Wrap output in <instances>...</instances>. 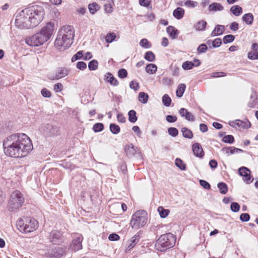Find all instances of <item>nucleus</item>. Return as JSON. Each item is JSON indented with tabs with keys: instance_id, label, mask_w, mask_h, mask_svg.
I'll use <instances>...</instances> for the list:
<instances>
[{
	"instance_id": "obj_53",
	"label": "nucleus",
	"mask_w": 258,
	"mask_h": 258,
	"mask_svg": "<svg viewBox=\"0 0 258 258\" xmlns=\"http://www.w3.org/2000/svg\"><path fill=\"white\" fill-rule=\"evenodd\" d=\"M140 45L142 47L146 48H150L151 47V43L146 38H143L140 41Z\"/></svg>"
},
{
	"instance_id": "obj_19",
	"label": "nucleus",
	"mask_w": 258,
	"mask_h": 258,
	"mask_svg": "<svg viewBox=\"0 0 258 258\" xmlns=\"http://www.w3.org/2000/svg\"><path fill=\"white\" fill-rule=\"evenodd\" d=\"M104 80L106 82L109 83L111 85L113 86H117L119 84L118 81L110 72L107 73L104 75Z\"/></svg>"
},
{
	"instance_id": "obj_49",
	"label": "nucleus",
	"mask_w": 258,
	"mask_h": 258,
	"mask_svg": "<svg viewBox=\"0 0 258 258\" xmlns=\"http://www.w3.org/2000/svg\"><path fill=\"white\" fill-rule=\"evenodd\" d=\"M198 4L197 2L191 1V0H187L184 2V5L189 8H194L198 6Z\"/></svg>"
},
{
	"instance_id": "obj_41",
	"label": "nucleus",
	"mask_w": 258,
	"mask_h": 258,
	"mask_svg": "<svg viewBox=\"0 0 258 258\" xmlns=\"http://www.w3.org/2000/svg\"><path fill=\"white\" fill-rule=\"evenodd\" d=\"M175 165L181 170L186 169V165L183 163V161L180 158H176L175 161Z\"/></svg>"
},
{
	"instance_id": "obj_24",
	"label": "nucleus",
	"mask_w": 258,
	"mask_h": 258,
	"mask_svg": "<svg viewBox=\"0 0 258 258\" xmlns=\"http://www.w3.org/2000/svg\"><path fill=\"white\" fill-rule=\"evenodd\" d=\"M184 14V10L181 8L178 7L175 9L173 12V16L177 19H182Z\"/></svg>"
},
{
	"instance_id": "obj_50",
	"label": "nucleus",
	"mask_w": 258,
	"mask_h": 258,
	"mask_svg": "<svg viewBox=\"0 0 258 258\" xmlns=\"http://www.w3.org/2000/svg\"><path fill=\"white\" fill-rule=\"evenodd\" d=\"M222 141L225 143L232 144L234 142V138L232 135H226L222 139Z\"/></svg>"
},
{
	"instance_id": "obj_63",
	"label": "nucleus",
	"mask_w": 258,
	"mask_h": 258,
	"mask_svg": "<svg viewBox=\"0 0 258 258\" xmlns=\"http://www.w3.org/2000/svg\"><path fill=\"white\" fill-rule=\"evenodd\" d=\"M119 236L116 233H111L108 236V239L110 241H116L119 239Z\"/></svg>"
},
{
	"instance_id": "obj_23",
	"label": "nucleus",
	"mask_w": 258,
	"mask_h": 258,
	"mask_svg": "<svg viewBox=\"0 0 258 258\" xmlns=\"http://www.w3.org/2000/svg\"><path fill=\"white\" fill-rule=\"evenodd\" d=\"M166 31L170 37L173 39H176L179 33L178 30L172 26L167 27Z\"/></svg>"
},
{
	"instance_id": "obj_5",
	"label": "nucleus",
	"mask_w": 258,
	"mask_h": 258,
	"mask_svg": "<svg viewBox=\"0 0 258 258\" xmlns=\"http://www.w3.org/2000/svg\"><path fill=\"white\" fill-rule=\"evenodd\" d=\"M38 222L34 218L30 217H23L16 222L18 229L25 233L31 232L38 227Z\"/></svg>"
},
{
	"instance_id": "obj_42",
	"label": "nucleus",
	"mask_w": 258,
	"mask_h": 258,
	"mask_svg": "<svg viewBox=\"0 0 258 258\" xmlns=\"http://www.w3.org/2000/svg\"><path fill=\"white\" fill-rule=\"evenodd\" d=\"M98 62L95 59L91 60L88 63V69L90 71H94L97 69Z\"/></svg>"
},
{
	"instance_id": "obj_1",
	"label": "nucleus",
	"mask_w": 258,
	"mask_h": 258,
	"mask_svg": "<svg viewBox=\"0 0 258 258\" xmlns=\"http://www.w3.org/2000/svg\"><path fill=\"white\" fill-rule=\"evenodd\" d=\"M5 154L11 157L26 156L33 149L30 138L25 134L16 133L7 137L3 142Z\"/></svg>"
},
{
	"instance_id": "obj_29",
	"label": "nucleus",
	"mask_w": 258,
	"mask_h": 258,
	"mask_svg": "<svg viewBox=\"0 0 258 258\" xmlns=\"http://www.w3.org/2000/svg\"><path fill=\"white\" fill-rule=\"evenodd\" d=\"M157 70V67L153 63H149L146 66V71L150 74H155Z\"/></svg>"
},
{
	"instance_id": "obj_61",
	"label": "nucleus",
	"mask_w": 258,
	"mask_h": 258,
	"mask_svg": "<svg viewBox=\"0 0 258 258\" xmlns=\"http://www.w3.org/2000/svg\"><path fill=\"white\" fill-rule=\"evenodd\" d=\"M167 121L170 123H173L177 121V118L175 115H168L166 116Z\"/></svg>"
},
{
	"instance_id": "obj_28",
	"label": "nucleus",
	"mask_w": 258,
	"mask_h": 258,
	"mask_svg": "<svg viewBox=\"0 0 258 258\" xmlns=\"http://www.w3.org/2000/svg\"><path fill=\"white\" fill-rule=\"evenodd\" d=\"M185 88L186 86L184 84H180L178 85L176 91V94L177 97L179 98L181 97L183 95Z\"/></svg>"
},
{
	"instance_id": "obj_44",
	"label": "nucleus",
	"mask_w": 258,
	"mask_h": 258,
	"mask_svg": "<svg viewBox=\"0 0 258 258\" xmlns=\"http://www.w3.org/2000/svg\"><path fill=\"white\" fill-rule=\"evenodd\" d=\"M162 102L164 106L169 107L171 103V99L167 94H165L162 97Z\"/></svg>"
},
{
	"instance_id": "obj_20",
	"label": "nucleus",
	"mask_w": 258,
	"mask_h": 258,
	"mask_svg": "<svg viewBox=\"0 0 258 258\" xmlns=\"http://www.w3.org/2000/svg\"><path fill=\"white\" fill-rule=\"evenodd\" d=\"M234 124V125L230 124L232 127H235V125L237 126L241 127L242 128H248L250 127L251 123L250 122L246 119L245 121H242L240 119H236L234 122H232Z\"/></svg>"
},
{
	"instance_id": "obj_7",
	"label": "nucleus",
	"mask_w": 258,
	"mask_h": 258,
	"mask_svg": "<svg viewBox=\"0 0 258 258\" xmlns=\"http://www.w3.org/2000/svg\"><path fill=\"white\" fill-rule=\"evenodd\" d=\"M25 199L23 194L18 190L14 191L11 195L8 202V210L13 212L20 208L24 203Z\"/></svg>"
},
{
	"instance_id": "obj_12",
	"label": "nucleus",
	"mask_w": 258,
	"mask_h": 258,
	"mask_svg": "<svg viewBox=\"0 0 258 258\" xmlns=\"http://www.w3.org/2000/svg\"><path fill=\"white\" fill-rule=\"evenodd\" d=\"M82 235L77 233L73 237L72 244L70 245L71 248L74 251H78L82 248V242L83 240Z\"/></svg>"
},
{
	"instance_id": "obj_59",
	"label": "nucleus",
	"mask_w": 258,
	"mask_h": 258,
	"mask_svg": "<svg viewBox=\"0 0 258 258\" xmlns=\"http://www.w3.org/2000/svg\"><path fill=\"white\" fill-rule=\"evenodd\" d=\"M200 184L205 189H209L211 188V185L209 183L205 180L201 179L200 180Z\"/></svg>"
},
{
	"instance_id": "obj_17",
	"label": "nucleus",
	"mask_w": 258,
	"mask_h": 258,
	"mask_svg": "<svg viewBox=\"0 0 258 258\" xmlns=\"http://www.w3.org/2000/svg\"><path fill=\"white\" fill-rule=\"evenodd\" d=\"M192 150L194 155L199 158H202L204 155V152L201 144L199 143L192 145Z\"/></svg>"
},
{
	"instance_id": "obj_64",
	"label": "nucleus",
	"mask_w": 258,
	"mask_h": 258,
	"mask_svg": "<svg viewBox=\"0 0 258 258\" xmlns=\"http://www.w3.org/2000/svg\"><path fill=\"white\" fill-rule=\"evenodd\" d=\"M162 82L163 85L169 86L171 84L172 80L168 77H164L162 79Z\"/></svg>"
},
{
	"instance_id": "obj_30",
	"label": "nucleus",
	"mask_w": 258,
	"mask_h": 258,
	"mask_svg": "<svg viewBox=\"0 0 258 258\" xmlns=\"http://www.w3.org/2000/svg\"><path fill=\"white\" fill-rule=\"evenodd\" d=\"M100 8L96 3H92L88 5V10L91 14H94Z\"/></svg>"
},
{
	"instance_id": "obj_22",
	"label": "nucleus",
	"mask_w": 258,
	"mask_h": 258,
	"mask_svg": "<svg viewBox=\"0 0 258 258\" xmlns=\"http://www.w3.org/2000/svg\"><path fill=\"white\" fill-rule=\"evenodd\" d=\"M225 30L224 25H217L212 31L211 36L212 37L220 36L222 35Z\"/></svg>"
},
{
	"instance_id": "obj_57",
	"label": "nucleus",
	"mask_w": 258,
	"mask_h": 258,
	"mask_svg": "<svg viewBox=\"0 0 258 258\" xmlns=\"http://www.w3.org/2000/svg\"><path fill=\"white\" fill-rule=\"evenodd\" d=\"M239 219L242 222H247L250 219V215L248 213H242L240 215Z\"/></svg>"
},
{
	"instance_id": "obj_33",
	"label": "nucleus",
	"mask_w": 258,
	"mask_h": 258,
	"mask_svg": "<svg viewBox=\"0 0 258 258\" xmlns=\"http://www.w3.org/2000/svg\"><path fill=\"white\" fill-rule=\"evenodd\" d=\"M183 136L187 139H191L193 138V133L191 130L187 127H182L181 129Z\"/></svg>"
},
{
	"instance_id": "obj_8",
	"label": "nucleus",
	"mask_w": 258,
	"mask_h": 258,
	"mask_svg": "<svg viewBox=\"0 0 258 258\" xmlns=\"http://www.w3.org/2000/svg\"><path fill=\"white\" fill-rule=\"evenodd\" d=\"M74 38H70L67 35L58 33L54 45L60 51L69 48L73 43Z\"/></svg>"
},
{
	"instance_id": "obj_55",
	"label": "nucleus",
	"mask_w": 258,
	"mask_h": 258,
	"mask_svg": "<svg viewBox=\"0 0 258 258\" xmlns=\"http://www.w3.org/2000/svg\"><path fill=\"white\" fill-rule=\"evenodd\" d=\"M118 77L120 79H124L127 76V72L124 69H120L117 73Z\"/></svg>"
},
{
	"instance_id": "obj_54",
	"label": "nucleus",
	"mask_w": 258,
	"mask_h": 258,
	"mask_svg": "<svg viewBox=\"0 0 258 258\" xmlns=\"http://www.w3.org/2000/svg\"><path fill=\"white\" fill-rule=\"evenodd\" d=\"M240 205L236 202H232L230 205L231 210L234 213L238 212L240 210Z\"/></svg>"
},
{
	"instance_id": "obj_4",
	"label": "nucleus",
	"mask_w": 258,
	"mask_h": 258,
	"mask_svg": "<svg viewBox=\"0 0 258 258\" xmlns=\"http://www.w3.org/2000/svg\"><path fill=\"white\" fill-rule=\"evenodd\" d=\"M176 237L171 233L161 235L157 240L155 247L157 250L164 252L172 247L175 243Z\"/></svg>"
},
{
	"instance_id": "obj_40",
	"label": "nucleus",
	"mask_w": 258,
	"mask_h": 258,
	"mask_svg": "<svg viewBox=\"0 0 258 258\" xmlns=\"http://www.w3.org/2000/svg\"><path fill=\"white\" fill-rule=\"evenodd\" d=\"M194 67L193 62L188 60L184 61L182 64V68L184 70H191Z\"/></svg>"
},
{
	"instance_id": "obj_48",
	"label": "nucleus",
	"mask_w": 258,
	"mask_h": 258,
	"mask_svg": "<svg viewBox=\"0 0 258 258\" xmlns=\"http://www.w3.org/2000/svg\"><path fill=\"white\" fill-rule=\"evenodd\" d=\"M235 39V36L232 34L225 35L223 39L224 44H227L233 42Z\"/></svg>"
},
{
	"instance_id": "obj_56",
	"label": "nucleus",
	"mask_w": 258,
	"mask_h": 258,
	"mask_svg": "<svg viewBox=\"0 0 258 258\" xmlns=\"http://www.w3.org/2000/svg\"><path fill=\"white\" fill-rule=\"evenodd\" d=\"M41 94L45 98H50L51 96V93L46 88H43L41 91Z\"/></svg>"
},
{
	"instance_id": "obj_14",
	"label": "nucleus",
	"mask_w": 258,
	"mask_h": 258,
	"mask_svg": "<svg viewBox=\"0 0 258 258\" xmlns=\"http://www.w3.org/2000/svg\"><path fill=\"white\" fill-rule=\"evenodd\" d=\"M66 252L64 248L58 247L52 249L47 252V256L50 258H60Z\"/></svg>"
},
{
	"instance_id": "obj_16",
	"label": "nucleus",
	"mask_w": 258,
	"mask_h": 258,
	"mask_svg": "<svg viewBox=\"0 0 258 258\" xmlns=\"http://www.w3.org/2000/svg\"><path fill=\"white\" fill-rule=\"evenodd\" d=\"M58 33L65 34L70 38H74L75 36V31L73 26L66 25L63 26L59 31Z\"/></svg>"
},
{
	"instance_id": "obj_11",
	"label": "nucleus",
	"mask_w": 258,
	"mask_h": 258,
	"mask_svg": "<svg viewBox=\"0 0 258 258\" xmlns=\"http://www.w3.org/2000/svg\"><path fill=\"white\" fill-rule=\"evenodd\" d=\"M238 174L240 176L243 177V180L246 184H249L253 180L251 176L250 170L246 167L242 166L238 169Z\"/></svg>"
},
{
	"instance_id": "obj_15",
	"label": "nucleus",
	"mask_w": 258,
	"mask_h": 258,
	"mask_svg": "<svg viewBox=\"0 0 258 258\" xmlns=\"http://www.w3.org/2000/svg\"><path fill=\"white\" fill-rule=\"evenodd\" d=\"M69 70L65 68H59L57 69L54 76H51L50 79L52 80H59L68 75Z\"/></svg>"
},
{
	"instance_id": "obj_13",
	"label": "nucleus",
	"mask_w": 258,
	"mask_h": 258,
	"mask_svg": "<svg viewBox=\"0 0 258 258\" xmlns=\"http://www.w3.org/2000/svg\"><path fill=\"white\" fill-rule=\"evenodd\" d=\"M124 152L126 155L130 158L133 157L136 154L140 153L139 149L132 144L125 146Z\"/></svg>"
},
{
	"instance_id": "obj_39",
	"label": "nucleus",
	"mask_w": 258,
	"mask_h": 258,
	"mask_svg": "<svg viewBox=\"0 0 258 258\" xmlns=\"http://www.w3.org/2000/svg\"><path fill=\"white\" fill-rule=\"evenodd\" d=\"M116 37V36L114 33H108L105 36V41L108 43H112L115 40Z\"/></svg>"
},
{
	"instance_id": "obj_37",
	"label": "nucleus",
	"mask_w": 258,
	"mask_h": 258,
	"mask_svg": "<svg viewBox=\"0 0 258 258\" xmlns=\"http://www.w3.org/2000/svg\"><path fill=\"white\" fill-rule=\"evenodd\" d=\"M144 58L149 61H154L155 60V55L151 51H148L146 52Z\"/></svg>"
},
{
	"instance_id": "obj_43",
	"label": "nucleus",
	"mask_w": 258,
	"mask_h": 258,
	"mask_svg": "<svg viewBox=\"0 0 258 258\" xmlns=\"http://www.w3.org/2000/svg\"><path fill=\"white\" fill-rule=\"evenodd\" d=\"M139 3L140 6L152 9L151 0H139Z\"/></svg>"
},
{
	"instance_id": "obj_34",
	"label": "nucleus",
	"mask_w": 258,
	"mask_h": 258,
	"mask_svg": "<svg viewBox=\"0 0 258 258\" xmlns=\"http://www.w3.org/2000/svg\"><path fill=\"white\" fill-rule=\"evenodd\" d=\"M128 120L132 123H135L137 121L138 117L137 113L134 110H131L128 112Z\"/></svg>"
},
{
	"instance_id": "obj_58",
	"label": "nucleus",
	"mask_w": 258,
	"mask_h": 258,
	"mask_svg": "<svg viewBox=\"0 0 258 258\" xmlns=\"http://www.w3.org/2000/svg\"><path fill=\"white\" fill-rule=\"evenodd\" d=\"M76 67L77 69L83 71L86 69L87 64L84 61H78L77 63Z\"/></svg>"
},
{
	"instance_id": "obj_27",
	"label": "nucleus",
	"mask_w": 258,
	"mask_h": 258,
	"mask_svg": "<svg viewBox=\"0 0 258 258\" xmlns=\"http://www.w3.org/2000/svg\"><path fill=\"white\" fill-rule=\"evenodd\" d=\"M230 11L235 16H239L242 13V9L239 6L235 5L232 6Z\"/></svg>"
},
{
	"instance_id": "obj_35",
	"label": "nucleus",
	"mask_w": 258,
	"mask_h": 258,
	"mask_svg": "<svg viewBox=\"0 0 258 258\" xmlns=\"http://www.w3.org/2000/svg\"><path fill=\"white\" fill-rule=\"evenodd\" d=\"M158 211L160 216L162 218H165L169 214L170 211L168 209H165L163 207L160 206L158 208Z\"/></svg>"
},
{
	"instance_id": "obj_6",
	"label": "nucleus",
	"mask_w": 258,
	"mask_h": 258,
	"mask_svg": "<svg viewBox=\"0 0 258 258\" xmlns=\"http://www.w3.org/2000/svg\"><path fill=\"white\" fill-rule=\"evenodd\" d=\"M147 212L141 210L133 214L130 221V225L133 229H138L144 227L147 224Z\"/></svg>"
},
{
	"instance_id": "obj_25",
	"label": "nucleus",
	"mask_w": 258,
	"mask_h": 258,
	"mask_svg": "<svg viewBox=\"0 0 258 258\" xmlns=\"http://www.w3.org/2000/svg\"><path fill=\"white\" fill-rule=\"evenodd\" d=\"M208 9L209 11H221L224 7L219 3H213L209 5Z\"/></svg>"
},
{
	"instance_id": "obj_45",
	"label": "nucleus",
	"mask_w": 258,
	"mask_h": 258,
	"mask_svg": "<svg viewBox=\"0 0 258 258\" xmlns=\"http://www.w3.org/2000/svg\"><path fill=\"white\" fill-rule=\"evenodd\" d=\"M104 129V124L102 123H96L93 126V130L95 133L101 132Z\"/></svg>"
},
{
	"instance_id": "obj_36",
	"label": "nucleus",
	"mask_w": 258,
	"mask_h": 258,
	"mask_svg": "<svg viewBox=\"0 0 258 258\" xmlns=\"http://www.w3.org/2000/svg\"><path fill=\"white\" fill-rule=\"evenodd\" d=\"M217 186L219 189L220 192L223 195L226 194L228 191L227 185L223 182H221L218 183Z\"/></svg>"
},
{
	"instance_id": "obj_60",
	"label": "nucleus",
	"mask_w": 258,
	"mask_h": 258,
	"mask_svg": "<svg viewBox=\"0 0 258 258\" xmlns=\"http://www.w3.org/2000/svg\"><path fill=\"white\" fill-rule=\"evenodd\" d=\"M226 76V73L223 72H214L211 74V77L212 78H219L225 77Z\"/></svg>"
},
{
	"instance_id": "obj_9",
	"label": "nucleus",
	"mask_w": 258,
	"mask_h": 258,
	"mask_svg": "<svg viewBox=\"0 0 258 258\" xmlns=\"http://www.w3.org/2000/svg\"><path fill=\"white\" fill-rule=\"evenodd\" d=\"M48 239L53 244L60 245L66 241L67 238L61 231L53 230L49 233Z\"/></svg>"
},
{
	"instance_id": "obj_26",
	"label": "nucleus",
	"mask_w": 258,
	"mask_h": 258,
	"mask_svg": "<svg viewBox=\"0 0 258 258\" xmlns=\"http://www.w3.org/2000/svg\"><path fill=\"white\" fill-rule=\"evenodd\" d=\"M242 20L247 25H250L253 21V16L251 13L245 14L242 16Z\"/></svg>"
},
{
	"instance_id": "obj_38",
	"label": "nucleus",
	"mask_w": 258,
	"mask_h": 258,
	"mask_svg": "<svg viewBox=\"0 0 258 258\" xmlns=\"http://www.w3.org/2000/svg\"><path fill=\"white\" fill-rule=\"evenodd\" d=\"M109 128L110 132L113 134L115 135L118 134L120 131V127L118 125L113 123L110 124Z\"/></svg>"
},
{
	"instance_id": "obj_47",
	"label": "nucleus",
	"mask_w": 258,
	"mask_h": 258,
	"mask_svg": "<svg viewBox=\"0 0 258 258\" xmlns=\"http://www.w3.org/2000/svg\"><path fill=\"white\" fill-rule=\"evenodd\" d=\"M212 46H210V49L219 47L222 44V40L220 38H216L214 40H212Z\"/></svg>"
},
{
	"instance_id": "obj_32",
	"label": "nucleus",
	"mask_w": 258,
	"mask_h": 258,
	"mask_svg": "<svg viewBox=\"0 0 258 258\" xmlns=\"http://www.w3.org/2000/svg\"><path fill=\"white\" fill-rule=\"evenodd\" d=\"M207 22L205 20L199 21L195 25V28L198 31H204L207 26Z\"/></svg>"
},
{
	"instance_id": "obj_31",
	"label": "nucleus",
	"mask_w": 258,
	"mask_h": 258,
	"mask_svg": "<svg viewBox=\"0 0 258 258\" xmlns=\"http://www.w3.org/2000/svg\"><path fill=\"white\" fill-rule=\"evenodd\" d=\"M138 99L140 102L143 104H146L148 102L149 95L145 92H141L139 94Z\"/></svg>"
},
{
	"instance_id": "obj_51",
	"label": "nucleus",
	"mask_w": 258,
	"mask_h": 258,
	"mask_svg": "<svg viewBox=\"0 0 258 258\" xmlns=\"http://www.w3.org/2000/svg\"><path fill=\"white\" fill-rule=\"evenodd\" d=\"M167 132L168 134L173 137H175L178 135V130L174 127H169L168 128Z\"/></svg>"
},
{
	"instance_id": "obj_21",
	"label": "nucleus",
	"mask_w": 258,
	"mask_h": 258,
	"mask_svg": "<svg viewBox=\"0 0 258 258\" xmlns=\"http://www.w3.org/2000/svg\"><path fill=\"white\" fill-rule=\"evenodd\" d=\"M140 239V232H138L136 235L132 237L130 241H128L127 248L128 250L134 248L135 245L139 242Z\"/></svg>"
},
{
	"instance_id": "obj_3",
	"label": "nucleus",
	"mask_w": 258,
	"mask_h": 258,
	"mask_svg": "<svg viewBox=\"0 0 258 258\" xmlns=\"http://www.w3.org/2000/svg\"><path fill=\"white\" fill-rule=\"evenodd\" d=\"M54 23H48L41 30L33 36L25 38V42L31 46L42 45L51 37L54 31Z\"/></svg>"
},
{
	"instance_id": "obj_10",
	"label": "nucleus",
	"mask_w": 258,
	"mask_h": 258,
	"mask_svg": "<svg viewBox=\"0 0 258 258\" xmlns=\"http://www.w3.org/2000/svg\"><path fill=\"white\" fill-rule=\"evenodd\" d=\"M41 131L46 137H55L60 135L59 127L56 125L47 123L41 127Z\"/></svg>"
},
{
	"instance_id": "obj_18",
	"label": "nucleus",
	"mask_w": 258,
	"mask_h": 258,
	"mask_svg": "<svg viewBox=\"0 0 258 258\" xmlns=\"http://www.w3.org/2000/svg\"><path fill=\"white\" fill-rule=\"evenodd\" d=\"M179 113L181 117H184L185 119L190 121H194L195 119L194 115L188 110L184 108H181L179 110Z\"/></svg>"
},
{
	"instance_id": "obj_46",
	"label": "nucleus",
	"mask_w": 258,
	"mask_h": 258,
	"mask_svg": "<svg viewBox=\"0 0 258 258\" xmlns=\"http://www.w3.org/2000/svg\"><path fill=\"white\" fill-rule=\"evenodd\" d=\"M208 47L207 44L202 43L200 44L197 48V52L198 54H202L206 52Z\"/></svg>"
},
{
	"instance_id": "obj_2",
	"label": "nucleus",
	"mask_w": 258,
	"mask_h": 258,
	"mask_svg": "<svg viewBox=\"0 0 258 258\" xmlns=\"http://www.w3.org/2000/svg\"><path fill=\"white\" fill-rule=\"evenodd\" d=\"M44 10L41 6L34 5L25 8L15 20V25L20 29H30L37 26L42 20Z\"/></svg>"
},
{
	"instance_id": "obj_62",
	"label": "nucleus",
	"mask_w": 258,
	"mask_h": 258,
	"mask_svg": "<svg viewBox=\"0 0 258 258\" xmlns=\"http://www.w3.org/2000/svg\"><path fill=\"white\" fill-rule=\"evenodd\" d=\"M130 87L131 89H133L135 91H137L139 89V83L134 81H132L130 82Z\"/></svg>"
},
{
	"instance_id": "obj_52",
	"label": "nucleus",
	"mask_w": 258,
	"mask_h": 258,
	"mask_svg": "<svg viewBox=\"0 0 258 258\" xmlns=\"http://www.w3.org/2000/svg\"><path fill=\"white\" fill-rule=\"evenodd\" d=\"M83 57V51L80 50L74 54L72 57L71 60L72 62H74L78 59L82 58Z\"/></svg>"
}]
</instances>
